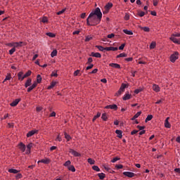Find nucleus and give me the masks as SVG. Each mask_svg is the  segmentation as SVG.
Listing matches in <instances>:
<instances>
[{
	"label": "nucleus",
	"instance_id": "nucleus-39",
	"mask_svg": "<svg viewBox=\"0 0 180 180\" xmlns=\"http://www.w3.org/2000/svg\"><path fill=\"white\" fill-rule=\"evenodd\" d=\"M96 49H98L99 51H105V48L102 46L96 45Z\"/></svg>",
	"mask_w": 180,
	"mask_h": 180
},
{
	"label": "nucleus",
	"instance_id": "nucleus-19",
	"mask_svg": "<svg viewBox=\"0 0 180 180\" xmlns=\"http://www.w3.org/2000/svg\"><path fill=\"white\" fill-rule=\"evenodd\" d=\"M115 133H116L117 137H118V139H122V137H123V131L122 130L117 129L115 131Z\"/></svg>",
	"mask_w": 180,
	"mask_h": 180
},
{
	"label": "nucleus",
	"instance_id": "nucleus-43",
	"mask_svg": "<svg viewBox=\"0 0 180 180\" xmlns=\"http://www.w3.org/2000/svg\"><path fill=\"white\" fill-rule=\"evenodd\" d=\"M141 30H143V32H150V27H141Z\"/></svg>",
	"mask_w": 180,
	"mask_h": 180
},
{
	"label": "nucleus",
	"instance_id": "nucleus-11",
	"mask_svg": "<svg viewBox=\"0 0 180 180\" xmlns=\"http://www.w3.org/2000/svg\"><path fill=\"white\" fill-rule=\"evenodd\" d=\"M105 109H112L113 110H117V105L112 104V105H106L105 107Z\"/></svg>",
	"mask_w": 180,
	"mask_h": 180
},
{
	"label": "nucleus",
	"instance_id": "nucleus-48",
	"mask_svg": "<svg viewBox=\"0 0 180 180\" xmlns=\"http://www.w3.org/2000/svg\"><path fill=\"white\" fill-rule=\"evenodd\" d=\"M15 51H16V49H15V48H12V49L9 51V54H10V56H12V54H13V53H15Z\"/></svg>",
	"mask_w": 180,
	"mask_h": 180
},
{
	"label": "nucleus",
	"instance_id": "nucleus-16",
	"mask_svg": "<svg viewBox=\"0 0 180 180\" xmlns=\"http://www.w3.org/2000/svg\"><path fill=\"white\" fill-rule=\"evenodd\" d=\"M117 49H118L117 47H113V46L105 48V51H117Z\"/></svg>",
	"mask_w": 180,
	"mask_h": 180
},
{
	"label": "nucleus",
	"instance_id": "nucleus-62",
	"mask_svg": "<svg viewBox=\"0 0 180 180\" xmlns=\"http://www.w3.org/2000/svg\"><path fill=\"white\" fill-rule=\"evenodd\" d=\"M78 74H79V70H76V71H75V72H74V77H77V76H78Z\"/></svg>",
	"mask_w": 180,
	"mask_h": 180
},
{
	"label": "nucleus",
	"instance_id": "nucleus-26",
	"mask_svg": "<svg viewBox=\"0 0 180 180\" xmlns=\"http://www.w3.org/2000/svg\"><path fill=\"white\" fill-rule=\"evenodd\" d=\"M57 85V82H52L51 83V85L48 86L47 89H53V88Z\"/></svg>",
	"mask_w": 180,
	"mask_h": 180
},
{
	"label": "nucleus",
	"instance_id": "nucleus-35",
	"mask_svg": "<svg viewBox=\"0 0 180 180\" xmlns=\"http://www.w3.org/2000/svg\"><path fill=\"white\" fill-rule=\"evenodd\" d=\"M57 56V50H53L51 53V57L52 58H53V57H56Z\"/></svg>",
	"mask_w": 180,
	"mask_h": 180
},
{
	"label": "nucleus",
	"instance_id": "nucleus-13",
	"mask_svg": "<svg viewBox=\"0 0 180 180\" xmlns=\"http://www.w3.org/2000/svg\"><path fill=\"white\" fill-rule=\"evenodd\" d=\"M20 101V98H16L11 103H10V106H12V107L17 106L19 104Z\"/></svg>",
	"mask_w": 180,
	"mask_h": 180
},
{
	"label": "nucleus",
	"instance_id": "nucleus-47",
	"mask_svg": "<svg viewBox=\"0 0 180 180\" xmlns=\"http://www.w3.org/2000/svg\"><path fill=\"white\" fill-rule=\"evenodd\" d=\"M41 22H42V23H47V22H49V19L47 17H44L42 18Z\"/></svg>",
	"mask_w": 180,
	"mask_h": 180
},
{
	"label": "nucleus",
	"instance_id": "nucleus-22",
	"mask_svg": "<svg viewBox=\"0 0 180 180\" xmlns=\"http://www.w3.org/2000/svg\"><path fill=\"white\" fill-rule=\"evenodd\" d=\"M91 56L92 57H96V58H101L102 57V55L100 53H94V52H92L91 53Z\"/></svg>",
	"mask_w": 180,
	"mask_h": 180
},
{
	"label": "nucleus",
	"instance_id": "nucleus-56",
	"mask_svg": "<svg viewBox=\"0 0 180 180\" xmlns=\"http://www.w3.org/2000/svg\"><path fill=\"white\" fill-rule=\"evenodd\" d=\"M108 39H112V37H115V34L112 33L107 36Z\"/></svg>",
	"mask_w": 180,
	"mask_h": 180
},
{
	"label": "nucleus",
	"instance_id": "nucleus-57",
	"mask_svg": "<svg viewBox=\"0 0 180 180\" xmlns=\"http://www.w3.org/2000/svg\"><path fill=\"white\" fill-rule=\"evenodd\" d=\"M137 129H139V130H144V129L146 128V127H143V126H140V125H138L137 127Z\"/></svg>",
	"mask_w": 180,
	"mask_h": 180
},
{
	"label": "nucleus",
	"instance_id": "nucleus-58",
	"mask_svg": "<svg viewBox=\"0 0 180 180\" xmlns=\"http://www.w3.org/2000/svg\"><path fill=\"white\" fill-rule=\"evenodd\" d=\"M115 167L117 169H122V168H123V165H117Z\"/></svg>",
	"mask_w": 180,
	"mask_h": 180
},
{
	"label": "nucleus",
	"instance_id": "nucleus-23",
	"mask_svg": "<svg viewBox=\"0 0 180 180\" xmlns=\"http://www.w3.org/2000/svg\"><path fill=\"white\" fill-rule=\"evenodd\" d=\"M8 172L10 174H19V172H20V170H18L15 169H9Z\"/></svg>",
	"mask_w": 180,
	"mask_h": 180
},
{
	"label": "nucleus",
	"instance_id": "nucleus-40",
	"mask_svg": "<svg viewBox=\"0 0 180 180\" xmlns=\"http://www.w3.org/2000/svg\"><path fill=\"white\" fill-rule=\"evenodd\" d=\"M112 6H113V4H112V3H108V4L105 5V9H110V8H112Z\"/></svg>",
	"mask_w": 180,
	"mask_h": 180
},
{
	"label": "nucleus",
	"instance_id": "nucleus-59",
	"mask_svg": "<svg viewBox=\"0 0 180 180\" xmlns=\"http://www.w3.org/2000/svg\"><path fill=\"white\" fill-rule=\"evenodd\" d=\"M63 141V139L60 137V136L58 135L57 137H56V141Z\"/></svg>",
	"mask_w": 180,
	"mask_h": 180
},
{
	"label": "nucleus",
	"instance_id": "nucleus-38",
	"mask_svg": "<svg viewBox=\"0 0 180 180\" xmlns=\"http://www.w3.org/2000/svg\"><path fill=\"white\" fill-rule=\"evenodd\" d=\"M101 119L104 120V122H106L108 120V116L106 115V113L102 114Z\"/></svg>",
	"mask_w": 180,
	"mask_h": 180
},
{
	"label": "nucleus",
	"instance_id": "nucleus-6",
	"mask_svg": "<svg viewBox=\"0 0 180 180\" xmlns=\"http://www.w3.org/2000/svg\"><path fill=\"white\" fill-rule=\"evenodd\" d=\"M51 162V160L49 158H45L44 159L39 160L37 162V164H40V162H41L42 164H50Z\"/></svg>",
	"mask_w": 180,
	"mask_h": 180
},
{
	"label": "nucleus",
	"instance_id": "nucleus-61",
	"mask_svg": "<svg viewBox=\"0 0 180 180\" xmlns=\"http://www.w3.org/2000/svg\"><path fill=\"white\" fill-rule=\"evenodd\" d=\"M96 72H98V69H97V68L93 70L90 72V74H96Z\"/></svg>",
	"mask_w": 180,
	"mask_h": 180
},
{
	"label": "nucleus",
	"instance_id": "nucleus-63",
	"mask_svg": "<svg viewBox=\"0 0 180 180\" xmlns=\"http://www.w3.org/2000/svg\"><path fill=\"white\" fill-rule=\"evenodd\" d=\"M174 172H177V174H180V168L174 169Z\"/></svg>",
	"mask_w": 180,
	"mask_h": 180
},
{
	"label": "nucleus",
	"instance_id": "nucleus-27",
	"mask_svg": "<svg viewBox=\"0 0 180 180\" xmlns=\"http://www.w3.org/2000/svg\"><path fill=\"white\" fill-rule=\"evenodd\" d=\"M143 91H144V89L143 87H140L139 89H136L134 90V94H140V92H143Z\"/></svg>",
	"mask_w": 180,
	"mask_h": 180
},
{
	"label": "nucleus",
	"instance_id": "nucleus-10",
	"mask_svg": "<svg viewBox=\"0 0 180 180\" xmlns=\"http://www.w3.org/2000/svg\"><path fill=\"white\" fill-rule=\"evenodd\" d=\"M32 147H33V143H30L27 145V150H25V154L29 155L31 153Z\"/></svg>",
	"mask_w": 180,
	"mask_h": 180
},
{
	"label": "nucleus",
	"instance_id": "nucleus-20",
	"mask_svg": "<svg viewBox=\"0 0 180 180\" xmlns=\"http://www.w3.org/2000/svg\"><path fill=\"white\" fill-rule=\"evenodd\" d=\"M127 86V84H122L118 91L119 94H122V92H124V89H126V87Z\"/></svg>",
	"mask_w": 180,
	"mask_h": 180
},
{
	"label": "nucleus",
	"instance_id": "nucleus-33",
	"mask_svg": "<svg viewBox=\"0 0 180 180\" xmlns=\"http://www.w3.org/2000/svg\"><path fill=\"white\" fill-rule=\"evenodd\" d=\"M152 119H153V115H148L145 120L146 123H147V122H150V120H151Z\"/></svg>",
	"mask_w": 180,
	"mask_h": 180
},
{
	"label": "nucleus",
	"instance_id": "nucleus-36",
	"mask_svg": "<svg viewBox=\"0 0 180 180\" xmlns=\"http://www.w3.org/2000/svg\"><path fill=\"white\" fill-rule=\"evenodd\" d=\"M87 162H89V164H90V165H94L95 164V160L92 158H89L87 160Z\"/></svg>",
	"mask_w": 180,
	"mask_h": 180
},
{
	"label": "nucleus",
	"instance_id": "nucleus-51",
	"mask_svg": "<svg viewBox=\"0 0 180 180\" xmlns=\"http://www.w3.org/2000/svg\"><path fill=\"white\" fill-rule=\"evenodd\" d=\"M144 15H146V13H144V11H140L139 13V16H140V18H143V16H144Z\"/></svg>",
	"mask_w": 180,
	"mask_h": 180
},
{
	"label": "nucleus",
	"instance_id": "nucleus-15",
	"mask_svg": "<svg viewBox=\"0 0 180 180\" xmlns=\"http://www.w3.org/2000/svg\"><path fill=\"white\" fill-rule=\"evenodd\" d=\"M122 99L123 101H129V99H131V94H129V91H127L123 96Z\"/></svg>",
	"mask_w": 180,
	"mask_h": 180
},
{
	"label": "nucleus",
	"instance_id": "nucleus-8",
	"mask_svg": "<svg viewBox=\"0 0 180 180\" xmlns=\"http://www.w3.org/2000/svg\"><path fill=\"white\" fill-rule=\"evenodd\" d=\"M18 147H19L21 153H25L26 151V145H25V143L20 142L18 144Z\"/></svg>",
	"mask_w": 180,
	"mask_h": 180
},
{
	"label": "nucleus",
	"instance_id": "nucleus-60",
	"mask_svg": "<svg viewBox=\"0 0 180 180\" xmlns=\"http://www.w3.org/2000/svg\"><path fill=\"white\" fill-rule=\"evenodd\" d=\"M125 44H122L120 46H119V50H123L124 49Z\"/></svg>",
	"mask_w": 180,
	"mask_h": 180
},
{
	"label": "nucleus",
	"instance_id": "nucleus-12",
	"mask_svg": "<svg viewBox=\"0 0 180 180\" xmlns=\"http://www.w3.org/2000/svg\"><path fill=\"white\" fill-rule=\"evenodd\" d=\"M169 117H167L165 120V127H166V129H171V124H169Z\"/></svg>",
	"mask_w": 180,
	"mask_h": 180
},
{
	"label": "nucleus",
	"instance_id": "nucleus-2",
	"mask_svg": "<svg viewBox=\"0 0 180 180\" xmlns=\"http://www.w3.org/2000/svg\"><path fill=\"white\" fill-rule=\"evenodd\" d=\"M40 82H41V76L40 75H37V82H34L31 86L27 88V92H32V91H33V89H34V88H36L37 84H40Z\"/></svg>",
	"mask_w": 180,
	"mask_h": 180
},
{
	"label": "nucleus",
	"instance_id": "nucleus-32",
	"mask_svg": "<svg viewBox=\"0 0 180 180\" xmlns=\"http://www.w3.org/2000/svg\"><path fill=\"white\" fill-rule=\"evenodd\" d=\"M11 78H12V76H11V74H8L6 76V78L4 79L3 82H5V81H11Z\"/></svg>",
	"mask_w": 180,
	"mask_h": 180
},
{
	"label": "nucleus",
	"instance_id": "nucleus-50",
	"mask_svg": "<svg viewBox=\"0 0 180 180\" xmlns=\"http://www.w3.org/2000/svg\"><path fill=\"white\" fill-rule=\"evenodd\" d=\"M64 12H65V8H63L62 11H60L58 13H56V15H63Z\"/></svg>",
	"mask_w": 180,
	"mask_h": 180
},
{
	"label": "nucleus",
	"instance_id": "nucleus-49",
	"mask_svg": "<svg viewBox=\"0 0 180 180\" xmlns=\"http://www.w3.org/2000/svg\"><path fill=\"white\" fill-rule=\"evenodd\" d=\"M22 174H20V173H18L16 176H15V179H22Z\"/></svg>",
	"mask_w": 180,
	"mask_h": 180
},
{
	"label": "nucleus",
	"instance_id": "nucleus-31",
	"mask_svg": "<svg viewBox=\"0 0 180 180\" xmlns=\"http://www.w3.org/2000/svg\"><path fill=\"white\" fill-rule=\"evenodd\" d=\"M65 139H66L67 141H70L71 140V136L70 134H67V132H65Z\"/></svg>",
	"mask_w": 180,
	"mask_h": 180
},
{
	"label": "nucleus",
	"instance_id": "nucleus-17",
	"mask_svg": "<svg viewBox=\"0 0 180 180\" xmlns=\"http://www.w3.org/2000/svg\"><path fill=\"white\" fill-rule=\"evenodd\" d=\"M31 85H32V79L28 78L25 82V88H30Z\"/></svg>",
	"mask_w": 180,
	"mask_h": 180
},
{
	"label": "nucleus",
	"instance_id": "nucleus-45",
	"mask_svg": "<svg viewBox=\"0 0 180 180\" xmlns=\"http://www.w3.org/2000/svg\"><path fill=\"white\" fill-rule=\"evenodd\" d=\"M46 36H49V37H56V34L52 32H47Z\"/></svg>",
	"mask_w": 180,
	"mask_h": 180
},
{
	"label": "nucleus",
	"instance_id": "nucleus-29",
	"mask_svg": "<svg viewBox=\"0 0 180 180\" xmlns=\"http://www.w3.org/2000/svg\"><path fill=\"white\" fill-rule=\"evenodd\" d=\"M68 169L69 171H71L72 172H75V171H76L75 167H74V165H70V166H69V167H68Z\"/></svg>",
	"mask_w": 180,
	"mask_h": 180
},
{
	"label": "nucleus",
	"instance_id": "nucleus-9",
	"mask_svg": "<svg viewBox=\"0 0 180 180\" xmlns=\"http://www.w3.org/2000/svg\"><path fill=\"white\" fill-rule=\"evenodd\" d=\"M123 175L127 176L128 178H133L136 174L131 172H124Z\"/></svg>",
	"mask_w": 180,
	"mask_h": 180
},
{
	"label": "nucleus",
	"instance_id": "nucleus-44",
	"mask_svg": "<svg viewBox=\"0 0 180 180\" xmlns=\"http://www.w3.org/2000/svg\"><path fill=\"white\" fill-rule=\"evenodd\" d=\"M155 46H157V44L155 42H152L150 45V50H153V49H155Z\"/></svg>",
	"mask_w": 180,
	"mask_h": 180
},
{
	"label": "nucleus",
	"instance_id": "nucleus-28",
	"mask_svg": "<svg viewBox=\"0 0 180 180\" xmlns=\"http://www.w3.org/2000/svg\"><path fill=\"white\" fill-rule=\"evenodd\" d=\"M125 34H128V35H133V31L132 30H123V31Z\"/></svg>",
	"mask_w": 180,
	"mask_h": 180
},
{
	"label": "nucleus",
	"instance_id": "nucleus-52",
	"mask_svg": "<svg viewBox=\"0 0 180 180\" xmlns=\"http://www.w3.org/2000/svg\"><path fill=\"white\" fill-rule=\"evenodd\" d=\"M172 35L174 36L175 37H180V32H174Z\"/></svg>",
	"mask_w": 180,
	"mask_h": 180
},
{
	"label": "nucleus",
	"instance_id": "nucleus-24",
	"mask_svg": "<svg viewBox=\"0 0 180 180\" xmlns=\"http://www.w3.org/2000/svg\"><path fill=\"white\" fill-rule=\"evenodd\" d=\"M109 65L110 67H112V68H118L119 70L121 68L120 65L117 63H110Z\"/></svg>",
	"mask_w": 180,
	"mask_h": 180
},
{
	"label": "nucleus",
	"instance_id": "nucleus-21",
	"mask_svg": "<svg viewBox=\"0 0 180 180\" xmlns=\"http://www.w3.org/2000/svg\"><path fill=\"white\" fill-rule=\"evenodd\" d=\"M153 90L155 92H160V91H161V89L160 88V86H158V84H154L153 85Z\"/></svg>",
	"mask_w": 180,
	"mask_h": 180
},
{
	"label": "nucleus",
	"instance_id": "nucleus-34",
	"mask_svg": "<svg viewBox=\"0 0 180 180\" xmlns=\"http://www.w3.org/2000/svg\"><path fill=\"white\" fill-rule=\"evenodd\" d=\"M92 169H94V171H96V172H101V169L99 168V167H98L96 165L93 166Z\"/></svg>",
	"mask_w": 180,
	"mask_h": 180
},
{
	"label": "nucleus",
	"instance_id": "nucleus-46",
	"mask_svg": "<svg viewBox=\"0 0 180 180\" xmlns=\"http://www.w3.org/2000/svg\"><path fill=\"white\" fill-rule=\"evenodd\" d=\"M124 19V20H129V19H130V15L128 13H126Z\"/></svg>",
	"mask_w": 180,
	"mask_h": 180
},
{
	"label": "nucleus",
	"instance_id": "nucleus-1",
	"mask_svg": "<svg viewBox=\"0 0 180 180\" xmlns=\"http://www.w3.org/2000/svg\"><path fill=\"white\" fill-rule=\"evenodd\" d=\"M102 20V12L101 8L97 7L94 11H93L86 19V23L88 26H96L99 25Z\"/></svg>",
	"mask_w": 180,
	"mask_h": 180
},
{
	"label": "nucleus",
	"instance_id": "nucleus-64",
	"mask_svg": "<svg viewBox=\"0 0 180 180\" xmlns=\"http://www.w3.org/2000/svg\"><path fill=\"white\" fill-rule=\"evenodd\" d=\"M133 60V58H125V61L130 62Z\"/></svg>",
	"mask_w": 180,
	"mask_h": 180
},
{
	"label": "nucleus",
	"instance_id": "nucleus-42",
	"mask_svg": "<svg viewBox=\"0 0 180 180\" xmlns=\"http://www.w3.org/2000/svg\"><path fill=\"white\" fill-rule=\"evenodd\" d=\"M63 165L64 167H67L68 168L70 166H71V161L70 160L66 161Z\"/></svg>",
	"mask_w": 180,
	"mask_h": 180
},
{
	"label": "nucleus",
	"instance_id": "nucleus-55",
	"mask_svg": "<svg viewBox=\"0 0 180 180\" xmlns=\"http://www.w3.org/2000/svg\"><path fill=\"white\" fill-rule=\"evenodd\" d=\"M91 68H94V64H90L89 66L86 68V70H91Z\"/></svg>",
	"mask_w": 180,
	"mask_h": 180
},
{
	"label": "nucleus",
	"instance_id": "nucleus-4",
	"mask_svg": "<svg viewBox=\"0 0 180 180\" xmlns=\"http://www.w3.org/2000/svg\"><path fill=\"white\" fill-rule=\"evenodd\" d=\"M178 58H179V53H178V51L174 52V53L170 56L171 63H175Z\"/></svg>",
	"mask_w": 180,
	"mask_h": 180
},
{
	"label": "nucleus",
	"instance_id": "nucleus-18",
	"mask_svg": "<svg viewBox=\"0 0 180 180\" xmlns=\"http://www.w3.org/2000/svg\"><path fill=\"white\" fill-rule=\"evenodd\" d=\"M25 75H23V72H19L18 73V81H23L25 79Z\"/></svg>",
	"mask_w": 180,
	"mask_h": 180
},
{
	"label": "nucleus",
	"instance_id": "nucleus-25",
	"mask_svg": "<svg viewBox=\"0 0 180 180\" xmlns=\"http://www.w3.org/2000/svg\"><path fill=\"white\" fill-rule=\"evenodd\" d=\"M140 115H141V111H139L138 112H136L134 117L131 119V120H136V119H137V117H139V116H140Z\"/></svg>",
	"mask_w": 180,
	"mask_h": 180
},
{
	"label": "nucleus",
	"instance_id": "nucleus-37",
	"mask_svg": "<svg viewBox=\"0 0 180 180\" xmlns=\"http://www.w3.org/2000/svg\"><path fill=\"white\" fill-rule=\"evenodd\" d=\"M123 57H127V54H126L124 53H122L117 56V58H123Z\"/></svg>",
	"mask_w": 180,
	"mask_h": 180
},
{
	"label": "nucleus",
	"instance_id": "nucleus-30",
	"mask_svg": "<svg viewBox=\"0 0 180 180\" xmlns=\"http://www.w3.org/2000/svg\"><path fill=\"white\" fill-rule=\"evenodd\" d=\"M98 176L100 179H105V176H106V175L105 173H98Z\"/></svg>",
	"mask_w": 180,
	"mask_h": 180
},
{
	"label": "nucleus",
	"instance_id": "nucleus-5",
	"mask_svg": "<svg viewBox=\"0 0 180 180\" xmlns=\"http://www.w3.org/2000/svg\"><path fill=\"white\" fill-rule=\"evenodd\" d=\"M169 40L173 41V43H175V44H180V39H177L176 37H174L172 34V36L169 37Z\"/></svg>",
	"mask_w": 180,
	"mask_h": 180
},
{
	"label": "nucleus",
	"instance_id": "nucleus-14",
	"mask_svg": "<svg viewBox=\"0 0 180 180\" xmlns=\"http://www.w3.org/2000/svg\"><path fill=\"white\" fill-rule=\"evenodd\" d=\"M70 153H71L74 155V157H81V153L77 152L74 149H70Z\"/></svg>",
	"mask_w": 180,
	"mask_h": 180
},
{
	"label": "nucleus",
	"instance_id": "nucleus-54",
	"mask_svg": "<svg viewBox=\"0 0 180 180\" xmlns=\"http://www.w3.org/2000/svg\"><path fill=\"white\" fill-rule=\"evenodd\" d=\"M51 77H58V75L57 74V72H52Z\"/></svg>",
	"mask_w": 180,
	"mask_h": 180
},
{
	"label": "nucleus",
	"instance_id": "nucleus-3",
	"mask_svg": "<svg viewBox=\"0 0 180 180\" xmlns=\"http://www.w3.org/2000/svg\"><path fill=\"white\" fill-rule=\"evenodd\" d=\"M6 46L16 49V47H22V46H23V41L7 43L6 44Z\"/></svg>",
	"mask_w": 180,
	"mask_h": 180
},
{
	"label": "nucleus",
	"instance_id": "nucleus-41",
	"mask_svg": "<svg viewBox=\"0 0 180 180\" xmlns=\"http://www.w3.org/2000/svg\"><path fill=\"white\" fill-rule=\"evenodd\" d=\"M32 75V72L30 70H28L25 75L24 78H27V77H30Z\"/></svg>",
	"mask_w": 180,
	"mask_h": 180
},
{
	"label": "nucleus",
	"instance_id": "nucleus-7",
	"mask_svg": "<svg viewBox=\"0 0 180 180\" xmlns=\"http://www.w3.org/2000/svg\"><path fill=\"white\" fill-rule=\"evenodd\" d=\"M37 133H39V130L37 129H34L32 131H30L27 134V137H32V136H34V134H37Z\"/></svg>",
	"mask_w": 180,
	"mask_h": 180
},
{
	"label": "nucleus",
	"instance_id": "nucleus-53",
	"mask_svg": "<svg viewBox=\"0 0 180 180\" xmlns=\"http://www.w3.org/2000/svg\"><path fill=\"white\" fill-rule=\"evenodd\" d=\"M120 159L117 157L114 158L112 160L111 162H116V161H119Z\"/></svg>",
	"mask_w": 180,
	"mask_h": 180
}]
</instances>
